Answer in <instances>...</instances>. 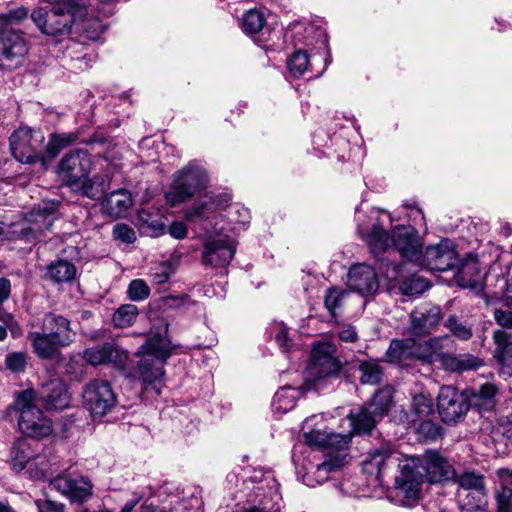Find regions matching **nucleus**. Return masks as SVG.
Wrapping results in <instances>:
<instances>
[{
  "label": "nucleus",
  "instance_id": "1",
  "mask_svg": "<svg viewBox=\"0 0 512 512\" xmlns=\"http://www.w3.org/2000/svg\"><path fill=\"white\" fill-rule=\"evenodd\" d=\"M392 389L378 390L368 406L351 411L348 415L352 430L348 433H335L325 425L324 414L307 417L301 426L300 441L310 448H345L353 434L370 433L376 423L388 412L392 405Z\"/></svg>",
  "mask_w": 512,
  "mask_h": 512
},
{
  "label": "nucleus",
  "instance_id": "2",
  "mask_svg": "<svg viewBox=\"0 0 512 512\" xmlns=\"http://www.w3.org/2000/svg\"><path fill=\"white\" fill-rule=\"evenodd\" d=\"M455 472L450 462L438 450H425L422 457L407 456L399 462L395 478V493L401 504L412 507L420 496L421 485L451 479Z\"/></svg>",
  "mask_w": 512,
  "mask_h": 512
},
{
  "label": "nucleus",
  "instance_id": "3",
  "mask_svg": "<svg viewBox=\"0 0 512 512\" xmlns=\"http://www.w3.org/2000/svg\"><path fill=\"white\" fill-rule=\"evenodd\" d=\"M371 225L359 224L358 232L373 253L395 248L402 257L410 261H418L422 252V241L412 226H396L391 235L384 229L391 224L390 215L381 209L372 208L369 213Z\"/></svg>",
  "mask_w": 512,
  "mask_h": 512
},
{
  "label": "nucleus",
  "instance_id": "4",
  "mask_svg": "<svg viewBox=\"0 0 512 512\" xmlns=\"http://www.w3.org/2000/svg\"><path fill=\"white\" fill-rule=\"evenodd\" d=\"M167 335L168 323L158 320L138 349L141 359L137 366L142 381V397L146 401L157 398L164 386V364L175 349Z\"/></svg>",
  "mask_w": 512,
  "mask_h": 512
},
{
  "label": "nucleus",
  "instance_id": "5",
  "mask_svg": "<svg viewBox=\"0 0 512 512\" xmlns=\"http://www.w3.org/2000/svg\"><path fill=\"white\" fill-rule=\"evenodd\" d=\"M77 333L71 321L63 315L49 312L30 323L27 339L34 354L42 360H56L61 349L70 346Z\"/></svg>",
  "mask_w": 512,
  "mask_h": 512
},
{
  "label": "nucleus",
  "instance_id": "6",
  "mask_svg": "<svg viewBox=\"0 0 512 512\" xmlns=\"http://www.w3.org/2000/svg\"><path fill=\"white\" fill-rule=\"evenodd\" d=\"M298 477L307 486L322 484L331 473L338 472L351 461L348 450H300L292 455Z\"/></svg>",
  "mask_w": 512,
  "mask_h": 512
},
{
  "label": "nucleus",
  "instance_id": "7",
  "mask_svg": "<svg viewBox=\"0 0 512 512\" xmlns=\"http://www.w3.org/2000/svg\"><path fill=\"white\" fill-rule=\"evenodd\" d=\"M37 392L28 388L15 394L14 406L18 412L20 432L32 439H42L51 435L52 422L43 411L36 406Z\"/></svg>",
  "mask_w": 512,
  "mask_h": 512
},
{
  "label": "nucleus",
  "instance_id": "8",
  "mask_svg": "<svg viewBox=\"0 0 512 512\" xmlns=\"http://www.w3.org/2000/svg\"><path fill=\"white\" fill-rule=\"evenodd\" d=\"M335 352V345L331 342H319L314 345L302 389L320 390L331 378L338 375L341 363L335 356Z\"/></svg>",
  "mask_w": 512,
  "mask_h": 512
},
{
  "label": "nucleus",
  "instance_id": "9",
  "mask_svg": "<svg viewBox=\"0 0 512 512\" xmlns=\"http://www.w3.org/2000/svg\"><path fill=\"white\" fill-rule=\"evenodd\" d=\"M206 169L197 161H191L182 169L176 171L173 182L165 194L168 204L179 205L205 189L208 184Z\"/></svg>",
  "mask_w": 512,
  "mask_h": 512
},
{
  "label": "nucleus",
  "instance_id": "10",
  "mask_svg": "<svg viewBox=\"0 0 512 512\" xmlns=\"http://www.w3.org/2000/svg\"><path fill=\"white\" fill-rule=\"evenodd\" d=\"M79 10L76 0H54L51 9H35L31 15L38 28L46 35L57 36L68 33Z\"/></svg>",
  "mask_w": 512,
  "mask_h": 512
},
{
  "label": "nucleus",
  "instance_id": "11",
  "mask_svg": "<svg viewBox=\"0 0 512 512\" xmlns=\"http://www.w3.org/2000/svg\"><path fill=\"white\" fill-rule=\"evenodd\" d=\"M231 196L228 193H207L185 212L187 221L199 224L206 231L223 230L218 225L224 218Z\"/></svg>",
  "mask_w": 512,
  "mask_h": 512
},
{
  "label": "nucleus",
  "instance_id": "12",
  "mask_svg": "<svg viewBox=\"0 0 512 512\" xmlns=\"http://www.w3.org/2000/svg\"><path fill=\"white\" fill-rule=\"evenodd\" d=\"M27 11L18 8L0 15V55L7 61H17L27 53V45L19 30L14 26L26 19Z\"/></svg>",
  "mask_w": 512,
  "mask_h": 512
},
{
  "label": "nucleus",
  "instance_id": "13",
  "mask_svg": "<svg viewBox=\"0 0 512 512\" xmlns=\"http://www.w3.org/2000/svg\"><path fill=\"white\" fill-rule=\"evenodd\" d=\"M44 141L42 131L20 127L10 136L11 153L18 162L31 164L40 161L45 165Z\"/></svg>",
  "mask_w": 512,
  "mask_h": 512
},
{
  "label": "nucleus",
  "instance_id": "14",
  "mask_svg": "<svg viewBox=\"0 0 512 512\" xmlns=\"http://www.w3.org/2000/svg\"><path fill=\"white\" fill-rule=\"evenodd\" d=\"M84 407L93 417H103L115 407L117 398L107 380L93 379L88 382L82 391Z\"/></svg>",
  "mask_w": 512,
  "mask_h": 512
},
{
  "label": "nucleus",
  "instance_id": "15",
  "mask_svg": "<svg viewBox=\"0 0 512 512\" xmlns=\"http://www.w3.org/2000/svg\"><path fill=\"white\" fill-rule=\"evenodd\" d=\"M92 168L90 154L84 149L73 150L60 160L58 164V176L70 189L89 176Z\"/></svg>",
  "mask_w": 512,
  "mask_h": 512
},
{
  "label": "nucleus",
  "instance_id": "16",
  "mask_svg": "<svg viewBox=\"0 0 512 512\" xmlns=\"http://www.w3.org/2000/svg\"><path fill=\"white\" fill-rule=\"evenodd\" d=\"M236 252L234 241L228 236H210L203 242L202 262L213 268L226 267Z\"/></svg>",
  "mask_w": 512,
  "mask_h": 512
},
{
  "label": "nucleus",
  "instance_id": "17",
  "mask_svg": "<svg viewBox=\"0 0 512 512\" xmlns=\"http://www.w3.org/2000/svg\"><path fill=\"white\" fill-rule=\"evenodd\" d=\"M49 486L69 499L71 503H83L93 494V484L83 476L57 475L51 479Z\"/></svg>",
  "mask_w": 512,
  "mask_h": 512
},
{
  "label": "nucleus",
  "instance_id": "18",
  "mask_svg": "<svg viewBox=\"0 0 512 512\" xmlns=\"http://www.w3.org/2000/svg\"><path fill=\"white\" fill-rule=\"evenodd\" d=\"M439 415L445 423L458 422L468 411V404L463 394L452 386L440 388L437 397Z\"/></svg>",
  "mask_w": 512,
  "mask_h": 512
},
{
  "label": "nucleus",
  "instance_id": "19",
  "mask_svg": "<svg viewBox=\"0 0 512 512\" xmlns=\"http://www.w3.org/2000/svg\"><path fill=\"white\" fill-rule=\"evenodd\" d=\"M59 204V201L54 200L39 203L37 207L33 208L29 213L27 218L29 225H23L21 227L18 237L26 239L36 238L38 234L50 229L55 220L54 213Z\"/></svg>",
  "mask_w": 512,
  "mask_h": 512
},
{
  "label": "nucleus",
  "instance_id": "20",
  "mask_svg": "<svg viewBox=\"0 0 512 512\" xmlns=\"http://www.w3.org/2000/svg\"><path fill=\"white\" fill-rule=\"evenodd\" d=\"M417 262L431 271H447L456 263V252L449 240H442L437 245L427 247L423 255L421 252Z\"/></svg>",
  "mask_w": 512,
  "mask_h": 512
},
{
  "label": "nucleus",
  "instance_id": "21",
  "mask_svg": "<svg viewBox=\"0 0 512 512\" xmlns=\"http://www.w3.org/2000/svg\"><path fill=\"white\" fill-rule=\"evenodd\" d=\"M83 358L91 366L112 364L120 368L126 362L128 354L116 345L105 342L86 348Z\"/></svg>",
  "mask_w": 512,
  "mask_h": 512
},
{
  "label": "nucleus",
  "instance_id": "22",
  "mask_svg": "<svg viewBox=\"0 0 512 512\" xmlns=\"http://www.w3.org/2000/svg\"><path fill=\"white\" fill-rule=\"evenodd\" d=\"M404 458L405 455L400 450H369L361 460L362 471L378 478L386 466L396 465L399 468V462Z\"/></svg>",
  "mask_w": 512,
  "mask_h": 512
},
{
  "label": "nucleus",
  "instance_id": "23",
  "mask_svg": "<svg viewBox=\"0 0 512 512\" xmlns=\"http://www.w3.org/2000/svg\"><path fill=\"white\" fill-rule=\"evenodd\" d=\"M347 285L362 296L372 295L379 288L377 273L369 265H353L348 272Z\"/></svg>",
  "mask_w": 512,
  "mask_h": 512
},
{
  "label": "nucleus",
  "instance_id": "24",
  "mask_svg": "<svg viewBox=\"0 0 512 512\" xmlns=\"http://www.w3.org/2000/svg\"><path fill=\"white\" fill-rule=\"evenodd\" d=\"M410 332L416 336L429 334L441 319V310L431 303L421 304L413 309L410 315Z\"/></svg>",
  "mask_w": 512,
  "mask_h": 512
},
{
  "label": "nucleus",
  "instance_id": "25",
  "mask_svg": "<svg viewBox=\"0 0 512 512\" xmlns=\"http://www.w3.org/2000/svg\"><path fill=\"white\" fill-rule=\"evenodd\" d=\"M39 400L47 410H62L70 405L67 385L60 378L44 383L39 391Z\"/></svg>",
  "mask_w": 512,
  "mask_h": 512
},
{
  "label": "nucleus",
  "instance_id": "26",
  "mask_svg": "<svg viewBox=\"0 0 512 512\" xmlns=\"http://www.w3.org/2000/svg\"><path fill=\"white\" fill-rule=\"evenodd\" d=\"M99 159L107 163L106 172L104 174H95L92 178L86 176L80 181V183L71 188L73 192L93 200L100 199L102 197L103 193L110 185L111 173L116 166L109 164L106 156L100 157Z\"/></svg>",
  "mask_w": 512,
  "mask_h": 512
},
{
  "label": "nucleus",
  "instance_id": "27",
  "mask_svg": "<svg viewBox=\"0 0 512 512\" xmlns=\"http://www.w3.org/2000/svg\"><path fill=\"white\" fill-rule=\"evenodd\" d=\"M439 364L445 371L463 373L466 371H476L483 366L484 362L481 358L470 353L456 354L443 352Z\"/></svg>",
  "mask_w": 512,
  "mask_h": 512
},
{
  "label": "nucleus",
  "instance_id": "28",
  "mask_svg": "<svg viewBox=\"0 0 512 512\" xmlns=\"http://www.w3.org/2000/svg\"><path fill=\"white\" fill-rule=\"evenodd\" d=\"M133 205L131 193L126 189H118L106 195L102 201V210L112 218H123Z\"/></svg>",
  "mask_w": 512,
  "mask_h": 512
},
{
  "label": "nucleus",
  "instance_id": "29",
  "mask_svg": "<svg viewBox=\"0 0 512 512\" xmlns=\"http://www.w3.org/2000/svg\"><path fill=\"white\" fill-rule=\"evenodd\" d=\"M496 344L494 356L500 365V373L512 376V339L511 335L503 330H496L493 335Z\"/></svg>",
  "mask_w": 512,
  "mask_h": 512
},
{
  "label": "nucleus",
  "instance_id": "30",
  "mask_svg": "<svg viewBox=\"0 0 512 512\" xmlns=\"http://www.w3.org/2000/svg\"><path fill=\"white\" fill-rule=\"evenodd\" d=\"M496 393V386L490 383L481 385L477 390H471L467 397H465L468 408H475L479 412L491 411L496 403Z\"/></svg>",
  "mask_w": 512,
  "mask_h": 512
},
{
  "label": "nucleus",
  "instance_id": "31",
  "mask_svg": "<svg viewBox=\"0 0 512 512\" xmlns=\"http://www.w3.org/2000/svg\"><path fill=\"white\" fill-rule=\"evenodd\" d=\"M446 338H432L423 343H416L413 340L414 360H419L424 363H440V358L443 354V341Z\"/></svg>",
  "mask_w": 512,
  "mask_h": 512
},
{
  "label": "nucleus",
  "instance_id": "32",
  "mask_svg": "<svg viewBox=\"0 0 512 512\" xmlns=\"http://www.w3.org/2000/svg\"><path fill=\"white\" fill-rule=\"evenodd\" d=\"M459 285L464 288L474 289L481 281V269L475 255L469 254L461 263L457 273Z\"/></svg>",
  "mask_w": 512,
  "mask_h": 512
},
{
  "label": "nucleus",
  "instance_id": "33",
  "mask_svg": "<svg viewBox=\"0 0 512 512\" xmlns=\"http://www.w3.org/2000/svg\"><path fill=\"white\" fill-rule=\"evenodd\" d=\"M386 358L390 363L409 366L414 360L413 339L392 340Z\"/></svg>",
  "mask_w": 512,
  "mask_h": 512
},
{
  "label": "nucleus",
  "instance_id": "34",
  "mask_svg": "<svg viewBox=\"0 0 512 512\" xmlns=\"http://www.w3.org/2000/svg\"><path fill=\"white\" fill-rule=\"evenodd\" d=\"M301 395V388H295L292 386H284L280 388L273 397V412L279 415L289 412L295 407L296 402Z\"/></svg>",
  "mask_w": 512,
  "mask_h": 512
},
{
  "label": "nucleus",
  "instance_id": "35",
  "mask_svg": "<svg viewBox=\"0 0 512 512\" xmlns=\"http://www.w3.org/2000/svg\"><path fill=\"white\" fill-rule=\"evenodd\" d=\"M77 270L73 263L58 259L51 262L46 269V277L54 283H68L75 279Z\"/></svg>",
  "mask_w": 512,
  "mask_h": 512
},
{
  "label": "nucleus",
  "instance_id": "36",
  "mask_svg": "<svg viewBox=\"0 0 512 512\" xmlns=\"http://www.w3.org/2000/svg\"><path fill=\"white\" fill-rule=\"evenodd\" d=\"M349 297L350 292L339 287H330L326 290L324 306L332 319L336 320L342 314Z\"/></svg>",
  "mask_w": 512,
  "mask_h": 512
},
{
  "label": "nucleus",
  "instance_id": "37",
  "mask_svg": "<svg viewBox=\"0 0 512 512\" xmlns=\"http://www.w3.org/2000/svg\"><path fill=\"white\" fill-rule=\"evenodd\" d=\"M316 59L317 58L314 56L311 61L305 51H295L287 60V67L290 75L294 78H299L306 72H312Z\"/></svg>",
  "mask_w": 512,
  "mask_h": 512
},
{
  "label": "nucleus",
  "instance_id": "38",
  "mask_svg": "<svg viewBox=\"0 0 512 512\" xmlns=\"http://www.w3.org/2000/svg\"><path fill=\"white\" fill-rule=\"evenodd\" d=\"M138 222L141 228H148L155 234L164 230L165 223L163 215L155 209L142 208L138 211Z\"/></svg>",
  "mask_w": 512,
  "mask_h": 512
},
{
  "label": "nucleus",
  "instance_id": "39",
  "mask_svg": "<svg viewBox=\"0 0 512 512\" xmlns=\"http://www.w3.org/2000/svg\"><path fill=\"white\" fill-rule=\"evenodd\" d=\"M429 287L428 281L416 274L404 275L398 285L401 293L406 296H419Z\"/></svg>",
  "mask_w": 512,
  "mask_h": 512
},
{
  "label": "nucleus",
  "instance_id": "40",
  "mask_svg": "<svg viewBox=\"0 0 512 512\" xmlns=\"http://www.w3.org/2000/svg\"><path fill=\"white\" fill-rule=\"evenodd\" d=\"M266 24L265 15L257 10L251 9L247 11L241 20V28L244 33L248 35H254L262 31Z\"/></svg>",
  "mask_w": 512,
  "mask_h": 512
},
{
  "label": "nucleus",
  "instance_id": "41",
  "mask_svg": "<svg viewBox=\"0 0 512 512\" xmlns=\"http://www.w3.org/2000/svg\"><path fill=\"white\" fill-rule=\"evenodd\" d=\"M360 382L377 385L382 381L383 370L376 360L363 361L359 365Z\"/></svg>",
  "mask_w": 512,
  "mask_h": 512
},
{
  "label": "nucleus",
  "instance_id": "42",
  "mask_svg": "<svg viewBox=\"0 0 512 512\" xmlns=\"http://www.w3.org/2000/svg\"><path fill=\"white\" fill-rule=\"evenodd\" d=\"M378 270L380 275L384 277L393 288L398 287L399 282H401L404 276V267L402 265L384 259L379 261Z\"/></svg>",
  "mask_w": 512,
  "mask_h": 512
},
{
  "label": "nucleus",
  "instance_id": "43",
  "mask_svg": "<svg viewBox=\"0 0 512 512\" xmlns=\"http://www.w3.org/2000/svg\"><path fill=\"white\" fill-rule=\"evenodd\" d=\"M29 474L34 480H42L52 474L51 465L46 455L32 453Z\"/></svg>",
  "mask_w": 512,
  "mask_h": 512
},
{
  "label": "nucleus",
  "instance_id": "44",
  "mask_svg": "<svg viewBox=\"0 0 512 512\" xmlns=\"http://www.w3.org/2000/svg\"><path fill=\"white\" fill-rule=\"evenodd\" d=\"M138 316V308L133 304H125L119 307L113 315L115 326L124 328L131 326Z\"/></svg>",
  "mask_w": 512,
  "mask_h": 512
},
{
  "label": "nucleus",
  "instance_id": "45",
  "mask_svg": "<svg viewBox=\"0 0 512 512\" xmlns=\"http://www.w3.org/2000/svg\"><path fill=\"white\" fill-rule=\"evenodd\" d=\"M75 138L73 134H53L48 144L44 145L45 155L47 154L50 159L56 157L60 150L73 143Z\"/></svg>",
  "mask_w": 512,
  "mask_h": 512
},
{
  "label": "nucleus",
  "instance_id": "46",
  "mask_svg": "<svg viewBox=\"0 0 512 512\" xmlns=\"http://www.w3.org/2000/svg\"><path fill=\"white\" fill-rule=\"evenodd\" d=\"M224 217L228 220V222L232 224H239L245 226L250 221V215L248 209L238 205L231 204L229 202V206L224 213Z\"/></svg>",
  "mask_w": 512,
  "mask_h": 512
},
{
  "label": "nucleus",
  "instance_id": "47",
  "mask_svg": "<svg viewBox=\"0 0 512 512\" xmlns=\"http://www.w3.org/2000/svg\"><path fill=\"white\" fill-rule=\"evenodd\" d=\"M444 326L460 340L466 341L472 337V329L464 322L458 320L455 316H450L444 323Z\"/></svg>",
  "mask_w": 512,
  "mask_h": 512
},
{
  "label": "nucleus",
  "instance_id": "48",
  "mask_svg": "<svg viewBox=\"0 0 512 512\" xmlns=\"http://www.w3.org/2000/svg\"><path fill=\"white\" fill-rule=\"evenodd\" d=\"M417 435L424 443L434 441L441 436L440 427L431 420H422L417 429Z\"/></svg>",
  "mask_w": 512,
  "mask_h": 512
},
{
  "label": "nucleus",
  "instance_id": "49",
  "mask_svg": "<svg viewBox=\"0 0 512 512\" xmlns=\"http://www.w3.org/2000/svg\"><path fill=\"white\" fill-rule=\"evenodd\" d=\"M128 297L133 301H143L149 297L150 288L142 279L132 280L127 289Z\"/></svg>",
  "mask_w": 512,
  "mask_h": 512
},
{
  "label": "nucleus",
  "instance_id": "50",
  "mask_svg": "<svg viewBox=\"0 0 512 512\" xmlns=\"http://www.w3.org/2000/svg\"><path fill=\"white\" fill-rule=\"evenodd\" d=\"M413 411L420 421L426 420L434 411L432 400L424 395L416 396L413 400Z\"/></svg>",
  "mask_w": 512,
  "mask_h": 512
},
{
  "label": "nucleus",
  "instance_id": "51",
  "mask_svg": "<svg viewBox=\"0 0 512 512\" xmlns=\"http://www.w3.org/2000/svg\"><path fill=\"white\" fill-rule=\"evenodd\" d=\"M37 512H66V505L62 502L52 500L47 493L42 498L34 500Z\"/></svg>",
  "mask_w": 512,
  "mask_h": 512
},
{
  "label": "nucleus",
  "instance_id": "52",
  "mask_svg": "<svg viewBox=\"0 0 512 512\" xmlns=\"http://www.w3.org/2000/svg\"><path fill=\"white\" fill-rule=\"evenodd\" d=\"M27 365L26 354L23 352H11L5 357V366L14 373L25 371Z\"/></svg>",
  "mask_w": 512,
  "mask_h": 512
},
{
  "label": "nucleus",
  "instance_id": "53",
  "mask_svg": "<svg viewBox=\"0 0 512 512\" xmlns=\"http://www.w3.org/2000/svg\"><path fill=\"white\" fill-rule=\"evenodd\" d=\"M174 273L173 267H169L164 262L158 263L150 269V276L153 282L158 285L166 283Z\"/></svg>",
  "mask_w": 512,
  "mask_h": 512
},
{
  "label": "nucleus",
  "instance_id": "54",
  "mask_svg": "<svg viewBox=\"0 0 512 512\" xmlns=\"http://www.w3.org/2000/svg\"><path fill=\"white\" fill-rule=\"evenodd\" d=\"M14 455L11 457V467L16 472L27 469L29 472L30 459L34 450H13Z\"/></svg>",
  "mask_w": 512,
  "mask_h": 512
},
{
  "label": "nucleus",
  "instance_id": "55",
  "mask_svg": "<svg viewBox=\"0 0 512 512\" xmlns=\"http://www.w3.org/2000/svg\"><path fill=\"white\" fill-rule=\"evenodd\" d=\"M337 323L335 334L339 341L344 343H355L358 341V332L354 325L346 323Z\"/></svg>",
  "mask_w": 512,
  "mask_h": 512
},
{
  "label": "nucleus",
  "instance_id": "56",
  "mask_svg": "<svg viewBox=\"0 0 512 512\" xmlns=\"http://www.w3.org/2000/svg\"><path fill=\"white\" fill-rule=\"evenodd\" d=\"M113 237L123 243L131 244L136 240V233L134 229L127 224L119 223L113 228Z\"/></svg>",
  "mask_w": 512,
  "mask_h": 512
},
{
  "label": "nucleus",
  "instance_id": "57",
  "mask_svg": "<svg viewBox=\"0 0 512 512\" xmlns=\"http://www.w3.org/2000/svg\"><path fill=\"white\" fill-rule=\"evenodd\" d=\"M459 484L465 489L482 490L484 488L483 477L475 473H464L461 475Z\"/></svg>",
  "mask_w": 512,
  "mask_h": 512
},
{
  "label": "nucleus",
  "instance_id": "58",
  "mask_svg": "<svg viewBox=\"0 0 512 512\" xmlns=\"http://www.w3.org/2000/svg\"><path fill=\"white\" fill-rule=\"evenodd\" d=\"M275 341L282 349V351L286 352L290 348L291 340L288 337V329L283 324H277L273 328V332Z\"/></svg>",
  "mask_w": 512,
  "mask_h": 512
},
{
  "label": "nucleus",
  "instance_id": "59",
  "mask_svg": "<svg viewBox=\"0 0 512 512\" xmlns=\"http://www.w3.org/2000/svg\"><path fill=\"white\" fill-rule=\"evenodd\" d=\"M497 503L499 512H512V489L502 487L497 494Z\"/></svg>",
  "mask_w": 512,
  "mask_h": 512
},
{
  "label": "nucleus",
  "instance_id": "60",
  "mask_svg": "<svg viewBox=\"0 0 512 512\" xmlns=\"http://www.w3.org/2000/svg\"><path fill=\"white\" fill-rule=\"evenodd\" d=\"M494 319L502 328H512V311L497 308L494 310Z\"/></svg>",
  "mask_w": 512,
  "mask_h": 512
},
{
  "label": "nucleus",
  "instance_id": "61",
  "mask_svg": "<svg viewBox=\"0 0 512 512\" xmlns=\"http://www.w3.org/2000/svg\"><path fill=\"white\" fill-rule=\"evenodd\" d=\"M103 32H104V27L97 20L88 22L87 26L85 28L86 37L90 40H97Z\"/></svg>",
  "mask_w": 512,
  "mask_h": 512
},
{
  "label": "nucleus",
  "instance_id": "62",
  "mask_svg": "<svg viewBox=\"0 0 512 512\" xmlns=\"http://www.w3.org/2000/svg\"><path fill=\"white\" fill-rule=\"evenodd\" d=\"M169 233L176 239H183L187 235V227L182 222H174L169 227Z\"/></svg>",
  "mask_w": 512,
  "mask_h": 512
},
{
  "label": "nucleus",
  "instance_id": "63",
  "mask_svg": "<svg viewBox=\"0 0 512 512\" xmlns=\"http://www.w3.org/2000/svg\"><path fill=\"white\" fill-rule=\"evenodd\" d=\"M181 258H182V253L179 252L178 250H175L169 257L168 260L166 261H163L165 264L169 265V267H173V270L176 272L178 266H179V263L181 261Z\"/></svg>",
  "mask_w": 512,
  "mask_h": 512
},
{
  "label": "nucleus",
  "instance_id": "64",
  "mask_svg": "<svg viewBox=\"0 0 512 512\" xmlns=\"http://www.w3.org/2000/svg\"><path fill=\"white\" fill-rule=\"evenodd\" d=\"M138 512H166V511L157 505L144 502L140 505Z\"/></svg>",
  "mask_w": 512,
  "mask_h": 512
}]
</instances>
